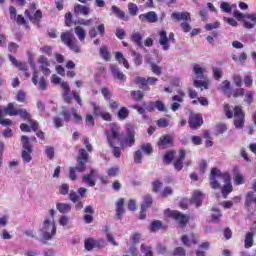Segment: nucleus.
Segmentation results:
<instances>
[{"instance_id":"nucleus-25","label":"nucleus","mask_w":256,"mask_h":256,"mask_svg":"<svg viewBox=\"0 0 256 256\" xmlns=\"http://www.w3.org/2000/svg\"><path fill=\"white\" fill-rule=\"evenodd\" d=\"M74 33L78 37L80 43H85V37H87V31L81 26H76L74 28Z\"/></svg>"},{"instance_id":"nucleus-38","label":"nucleus","mask_w":256,"mask_h":256,"mask_svg":"<svg viewBox=\"0 0 256 256\" xmlns=\"http://www.w3.org/2000/svg\"><path fill=\"white\" fill-rule=\"evenodd\" d=\"M193 84L194 87H196L197 89H201V91H203V89H209V84L206 81L195 79Z\"/></svg>"},{"instance_id":"nucleus-37","label":"nucleus","mask_w":256,"mask_h":256,"mask_svg":"<svg viewBox=\"0 0 256 256\" xmlns=\"http://www.w3.org/2000/svg\"><path fill=\"white\" fill-rule=\"evenodd\" d=\"M30 67L33 71L32 83H33V85H37V79H39V74L37 72L35 62H33V60H30Z\"/></svg>"},{"instance_id":"nucleus-4","label":"nucleus","mask_w":256,"mask_h":256,"mask_svg":"<svg viewBox=\"0 0 256 256\" xmlns=\"http://www.w3.org/2000/svg\"><path fill=\"white\" fill-rule=\"evenodd\" d=\"M233 16L238 21H243L245 29H253L256 23V14H243L239 10H235Z\"/></svg>"},{"instance_id":"nucleus-32","label":"nucleus","mask_w":256,"mask_h":256,"mask_svg":"<svg viewBox=\"0 0 256 256\" xmlns=\"http://www.w3.org/2000/svg\"><path fill=\"white\" fill-rule=\"evenodd\" d=\"M151 205H153V198L151 197V195L144 196V201L141 206L142 211H147V209H149Z\"/></svg>"},{"instance_id":"nucleus-34","label":"nucleus","mask_w":256,"mask_h":256,"mask_svg":"<svg viewBox=\"0 0 256 256\" xmlns=\"http://www.w3.org/2000/svg\"><path fill=\"white\" fill-rule=\"evenodd\" d=\"M16 115H19V117H21V119H24L25 121L31 122V114H29L26 109H18L16 111Z\"/></svg>"},{"instance_id":"nucleus-22","label":"nucleus","mask_w":256,"mask_h":256,"mask_svg":"<svg viewBox=\"0 0 256 256\" xmlns=\"http://www.w3.org/2000/svg\"><path fill=\"white\" fill-rule=\"evenodd\" d=\"M8 58H9V61L12 63V65H14V67L19 69L20 71H27V65H25V63L17 61V58H15L11 54H8Z\"/></svg>"},{"instance_id":"nucleus-8","label":"nucleus","mask_w":256,"mask_h":256,"mask_svg":"<svg viewBox=\"0 0 256 256\" xmlns=\"http://www.w3.org/2000/svg\"><path fill=\"white\" fill-rule=\"evenodd\" d=\"M168 217H171L177 223H179L180 227H186L187 223H189V216L177 211V210H168Z\"/></svg>"},{"instance_id":"nucleus-40","label":"nucleus","mask_w":256,"mask_h":256,"mask_svg":"<svg viewBox=\"0 0 256 256\" xmlns=\"http://www.w3.org/2000/svg\"><path fill=\"white\" fill-rule=\"evenodd\" d=\"M132 56L134 57V63L137 67H139V65L143 64V56H141V54L137 53L135 50L131 51Z\"/></svg>"},{"instance_id":"nucleus-62","label":"nucleus","mask_w":256,"mask_h":256,"mask_svg":"<svg viewBox=\"0 0 256 256\" xmlns=\"http://www.w3.org/2000/svg\"><path fill=\"white\" fill-rule=\"evenodd\" d=\"M45 153L49 159H53V157H55V149L51 146H46Z\"/></svg>"},{"instance_id":"nucleus-11","label":"nucleus","mask_w":256,"mask_h":256,"mask_svg":"<svg viewBox=\"0 0 256 256\" xmlns=\"http://www.w3.org/2000/svg\"><path fill=\"white\" fill-rule=\"evenodd\" d=\"M223 187H222V195L224 199H227V196L231 191H233V185H231V176L228 173H224L223 176Z\"/></svg>"},{"instance_id":"nucleus-49","label":"nucleus","mask_w":256,"mask_h":256,"mask_svg":"<svg viewBox=\"0 0 256 256\" xmlns=\"http://www.w3.org/2000/svg\"><path fill=\"white\" fill-rule=\"evenodd\" d=\"M173 159H175V151H169L164 156V163H166V165H170Z\"/></svg>"},{"instance_id":"nucleus-20","label":"nucleus","mask_w":256,"mask_h":256,"mask_svg":"<svg viewBox=\"0 0 256 256\" xmlns=\"http://www.w3.org/2000/svg\"><path fill=\"white\" fill-rule=\"evenodd\" d=\"M185 155V150L182 149L179 151V157L174 162V168L176 169V171H181V169H183V161H185Z\"/></svg>"},{"instance_id":"nucleus-36","label":"nucleus","mask_w":256,"mask_h":256,"mask_svg":"<svg viewBox=\"0 0 256 256\" xmlns=\"http://www.w3.org/2000/svg\"><path fill=\"white\" fill-rule=\"evenodd\" d=\"M112 12L114 13V15H117V17H119V19H122V21H127L125 12H123V10L119 9V7L112 6Z\"/></svg>"},{"instance_id":"nucleus-19","label":"nucleus","mask_w":256,"mask_h":256,"mask_svg":"<svg viewBox=\"0 0 256 256\" xmlns=\"http://www.w3.org/2000/svg\"><path fill=\"white\" fill-rule=\"evenodd\" d=\"M125 205V200L123 198H120L116 202V219H121L123 215H125V208L123 207Z\"/></svg>"},{"instance_id":"nucleus-10","label":"nucleus","mask_w":256,"mask_h":256,"mask_svg":"<svg viewBox=\"0 0 256 256\" xmlns=\"http://www.w3.org/2000/svg\"><path fill=\"white\" fill-rule=\"evenodd\" d=\"M135 145V129L130 124L127 125V136L121 142V147H132Z\"/></svg>"},{"instance_id":"nucleus-63","label":"nucleus","mask_w":256,"mask_h":256,"mask_svg":"<svg viewBox=\"0 0 256 256\" xmlns=\"http://www.w3.org/2000/svg\"><path fill=\"white\" fill-rule=\"evenodd\" d=\"M155 107L158 111H161V112L167 111V108H165V103H163L161 100L155 101Z\"/></svg>"},{"instance_id":"nucleus-30","label":"nucleus","mask_w":256,"mask_h":256,"mask_svg":"<svg viewBox=\"0 0 256 256\" xmlns=\"http://www.w3.org/2000/svg\"><path fill=\"white\" fill-rule=\"evenodd\" d=\"M5 115H10V117L17 116V109H15L13 103H9L7 107L4 108V117Z\"/></svg>"},{"instance_id":"nucleus-24","label":"nucleus","mask_w":256,"mask_h":256,"mask_svg":"<svg viewBox=\"0 0 256 256\" xmlns=\"http://www.w3.org/2000/svg\"><path fill=\"white\" fill-rule=\"evenodd\" d=\"M84 221L85 223L89 224V223H93V213H95V211L93 210L92 206H86L84 209Z\"/></svg>"},{"instance_id":"nucleus-28","label":"nucleus","mask_w":256,"mask_h":256,"mask_svg":"<svg viewBox=\"0 0 256 256\" xmlns=\"http://www.w3.org/2000/svg\"><path fill=\"white\" fill-rule=\"evenodd\" d=\"M131 39L138 47H140V49H143V42H141L143 39V34L139 32H133Z\"/></svg>"},{"instance_id":"nucleus-5","label":"nucleus","mask_w":256,"mask_h":256,"mask_svg":"<svg viewBox=\"0 0 256 256\" xmlns=\"http://www.w3.org/2000/svg\"><path fill=\"white\" fill-rule=\"evenodd\" d=\"M21 143L23 148L21 157L24 163H31V154L33 153V146H31L29 138L25 135L21 136Z\"/></svg>"},{"instance_id":"nucleus-46","label":"nucleus","mask_w":256,"mask_h":256,"mask_svg":"<svg viewBox=\"0 0 256 256\" xmlns=\"http://www.w3.org/2000/svg\"><path fill=\"white\" fill-rule=\"evenodd\" d=\"M94 247L95 249H103L107 247V241H105L103 238L97 240L94 239Z\"/></svg>"},{"instance_id":"nucleus-57","label":"nucleus","mask_w":256,"mask_h":256,"mask_svg":"<svg viewBox=\"0 0 256 256\" xmlns=\"http://www.w3.org/2000/svg\"><path fill=\"white\" fill-rule=\"evenodd\" d=\"M171 195H173V188L169 186L165 187L163 191L160 193V197H164V198L169 197Z\"/></svg>"},{"instance_id":"nucleus-17","label":"nucleus","mask_w":256,"mask_h":256,"mask_svg":"<svg viewBox=\"0 0 256 256\" xmlns=\"http://www.w3.org/2000/svg\"><path fill=\"white\" fill-rule=\"evenodd\" d=\"M170 145H173V137L171 135L166 134L159 138L158 147L166 149V147H169Z\"/></svg>"},{"instance_id":"nucleus-48","label":"nucleus","mask_w":256,"mask_h":256,"mask_svg":"<svg viewBox=\"0 0 256 256\" xmlns=\"http://www.w3.org/2000/svg\"><path fill=\"white\" fill-rule=\"evenodd\" d=\"M163 188V182H160L158 179L152 182V191L153 193H159Z\"/></svg>"},{"instance_id":"nucleus-9","label":"nucleus","mask_w":256,"mask_h":256,"mask_svg":"<svg viewBox=\"0 0 256 256\" xmlns=\"http://www.w3.org/2000/svg\"><path fill=\"white\" fill-rule=\"evenodd\" d=\"M234 125L236 129H243L245 125V114L239 106L234 107Z\"/></svg>"},{"instance_id":"nucleus-39","label":"nucleus","mask_w":256,"mask_h":256,"mask_svg":"<svg viewBox=\"0 0 256 256\" xmlns=\"http://www.w3.org/2000/svg\"><path fill=\"white\" fill-rule=\"evenodd\" d=\"M253 237L255 236L253 234H249V232L246 234L244 239V246L246 249L253 247Z\"/></svg>"},{"instance_id":"nucleus-3","label":"nucleus","mask_w":256,"mask_h":256,"mask_svg":"<svg viewBox=\"0 0 256 256\" xmlns=\"http://www.w3.org/2000/svg\"><path fill=\"white\" fill-rule=\"evenodd\" d=\"M61 41L71 49V51H74V53H81V47L79 44H77V38H75V35L71 32H63L61 34Z\"/></svg>"},{"instance_id":"nucleus-33","label":"nucleus","mask_w":256,"mask_h":256,"mask_svg":"<svg viewBox=\"0 0 256 256\" xmlns=\"http://www.w3.org/2000/svg\"><path fill=\"white\" fill-rule=\"evenodd\" d=\"M118 119H120V121H125V119H127V117H129V109H127V107H121L120 110L118 111Z\"/></svg>"},{"instance_id":"nucleus-58","label":"nucleus","mask_w":256,"mask_h":256,"mask_svg":"<svg viewBox=\"0 0 256 256\" xmlns=\"http://www.w3.org/2000/svg\"><path fill=\"white\" fill-rule=\"evenodd\" d=\"M222 214L217 208H212V219L213 221H219L221 219Z\"/></svg>"},{"instance_id":"nucleus-27","label":"nucleus","mask_w":256,"mask_h":256,"mask_svg":"<svg viewBox=\"0 0 256 256\" xmlns=\"http://www.w3.org/2000/svg\"><path fill=\"white\" fill-rule=\"evenodd\" d=\"M74 11L76 13H80L81 15H84L85 17H87V15L91 13V9L88 6H83L81 4L75 5Z\"/></svg>"},{"instance_id":"nucleus-55","label":"nucleus","mask_w":256,"mask_h":256,"mask_svg":"<svg viewBox=\"0 0 256 256\" xmlns=\"http://www.w3.org/2000/svg\"><path fill=\"white\" fill-rule=\"evenodd\" d=\"M131 96L133 97V99H135L136 101H141L143 99V97H145V95L143 94V92L141 90L138 91H132L131 92Z\"/></svg>"},{"instance_id":"nucleus-59","label":"nucleus","mask_w":256,"mask_h":256,"mask_svg":"<svg viewBox=\"0 0 256 256\" xmlns=\"http://www.w3.org/2000/svg\"><path fill=\"white\" fill-rule=\"evenodd\" d=\"M59 224L62 225V227H67L69 229L71 227L69 226V216H61Z\"/></svg>"},{"instance_id":"nucleus-21","label":"nucleus","mask_w":256,"mask_h":256,"mask_svg":"<svg viewBox=\"0 0 256 256\" xmlns=\"http://www.w3.org/2000/svg\"><path fill=\"white\" fill-rule=\"evenodd\" d=\"M171 17L172 19H176V21H191V14H189V12H174Z\"/></svg>"},{"instance_id":"nucleus-18","label":"nucleus","mask_w":256,"mask_h":256,"mask_svg":"<svg viewBox=\"0 0 256 256\" xmlns=\"http://www.w3.org/2000/svg\"><path fill=\"white\" fill-rule=\"evenodd\" d=\"M110 70L114 79H118V81H125V79H127V77H125V74H123L121 72V69L116 65H111Z\"/></svg>"},{"instance_id":"nucleus-47","label":"nucleus","mask_w":256,"mask_h":256,"mask_svg":"<svg viewBox=\"0 0 256 256\" xmlns=\"http://www.w3.org/2000/svg\"><path fill=\"white\" fill-rule=\"evenodd\" d=\"M86 251H93L95 249V239L90 238L84 242Z\"/></svg>"},{"instance_id":"nucleus-7","label":"nucleus","mask_w":256,"mask_h":256,"mask_svg":"<svg viewBox=\"0 0 256 256\" xmlns=\"http://www.w3.org/2000/svg\"><path fill=\"white\" fill-rule=\"evenodd\" d=\"M225 174L221 173L218 168H213L210 173V187L211 189H221V182Z\"/></svg>"},{"instance_id":"nucleus-43","label":"nucleus","mask_w":256,"mask_h":256,"mask_svg":"<svg viewBox=\"0 0 256 256\" xmlns=\"http://www.w3.org/2000/svg\"><path fill=\"white\" fill-rule=\"evenodd\" d=\"M83 183H86L88 187H95V180L93 179V176L85 174L82 179Z\"/></svg>"},{"instance_id":"nucleus-2","label":"nucleus","mask_w":256,"mask_h":256,"mask_svg":"<svg viewBox=\"0 0 256 256\" xmlns=\"http://www.w3.org/2000/svg\"><path fill=\"white\" fill-rule=\"evenodd\" d=\"M41 234V243H47V241H53L55 235H57V225L55 224V218H46L41 228L39 229Z\"/></svg>"},{"instance_id":"nucleus-61","label":"nucleus","mask_w":256,"mask_h":256,"mask_svg":"<svg viewBox=\"0 0 256 256\" xmlns=\"http://www.w3.org/2000/svg\"><path fill=\"white\" fill-rule=\"evenodd\" d=\"M142 159H143V152L141 150H137L134 154V163L141 164Z\"/></svg>"},{"instance_id":"nucleus-26","label":"nucleus","mask_w":256,"mask_h":256,"mask_svg":"<svg viewBox=\"0 0 256 256\" xmlns=\"http://www.w3.org/2000/svg\"><path fill=\"white\" fill-rule=\"evenodd\" d=\"M56 209L57 211H59V213H62V214L69 213L71 211V204L57 202Z\"/></svg>"},{"instance_id":"nucleus-31","label":"nucleus","mask_w":256,"mask_h":256,"mask_svg":"<svg viewBox=\"0 0 256 256\" xmlns=\"http://www.w3.org/2000/svg\"><path fill=\"white\" fill-rule=\"evenodd\" d=\"M193 73L196 75L197 79H203V74L205 73V68L201 67L199 64L193 65Z\"/></svg>"},{"instance_id":"nucleus-15","label":"nucleus","mask_w":256,"mask_h":256,"mask_svg":"<svg viewBox=\"0 0 256 256\" xmlns=\"http://www.w3.org/2000/svg\"><path fill=\"white\" fill-rule=\"evenodd\" d=\"M203 125V117L197 114H192L189 117V126L191 129H197Z\"/></svg>"},{"instance_id":"nucleus-53","label":"nucleus","mask_w":256,"mask_h":256,"mask_svg":"<svg viewBox=\"0 0 256 256\" xmlns=\"http://www.w3.org/2000/svg\"><path fill=\"white\" fill-rule=\"evenodd\" d=\"M212 71H213L214 79L216 81H219V79H221V77H223V69L217 68V67H213Z\"/></svg>"},{"instance_id":"nucleus-60","label":"nucleus","mask_w":256,"mask_h":256,"mask_svg":"<svg viewBox=\"0 0 256 256\" xmlns=\"http://www.w3.org/2000/svg\"><path fill=\"white\" fill-rule=\"evenodd\" d=\"M227 131V125L225 124H218L216 126V135H223Z\"/></svg>"},{"instance_id":"nucleus-35","label":"nucleus","mask_w":256,"mask_h":256,"mask_svg":"<svg viewBox=\"0 0 256 256\" xmlns=\"http://www.w3.org/2000/svg\"><path fill=\"white\" fill-rule=\"evenodd\" d=\"M147 63L151 66V71L154 73V75H161L163 73L161 66H157V64L151 62V60L147 59Z\"/></svg>"},{"instance_id":"nucleus-44","label":"nucleus","mask_w":256,"mask_h":256,"mask_svg":"<svg viewBox=\"0 0 256 256\" xmlns=\"http://www.w3.org/2000/svg\"><path fill=\"white\" fill-rule=\"evenodd\" d=\"M60 115L64 117V121H66V123H69V121H71V112L67 111V108L65 106L61 107Z\"/></svg>"},{"instance_id":"nucleus-50","label":"nucleus","mask_w":256,"mask_h":256,"mask_svg":"<svg viewBox=\"0 0 256 256\" xmlns=\"http://www.w3.org/2000/svg\"><path fill=\"white\" fill-rule=\"evenodd\" d=\"M136 85H138L139 89H143V87H147V79L137 76L135 79Z\"/></svg>"},{"instance_id":"nucleus-52","label":"nucleus","mask_w":256,"mask_h":256,"mask_svg":"<svg viewBox=\"0 0 256 256\" xmlns=\"http://www.w3.org/2000/svg\"><path fill=\"white\" fill-rule=\"evenodd\" d=\"M138 11H139V7H137L135 3L130 2L128 4V13L130 15L135 16V15H137Z\"/></svg>"},{"instance_id":"nucleus-13","label":"nucleus","mask_w":256,"mask_h":256,"mask_svg":"<svg viewBox=\"0 0 256 256\" xmlns=\"http://www.w3.org/2000/svg\"><path fill=\"white\" fill-rule=\"evenodd\" d=\"M25 15L30 19L31 23H34L37 27H41V19H43V12L41 10H37L34 15H31L29 10L25 11Z\"/></svg>"},{"instance_id":"nucleus-29","label":"nucleus","mask_w":256,"mask_h":256,"mask_svg":"<svg viewBox=\"0 0 256 256\" xmlns=\"http://www.w3.org/2000/svg\"><path fill=\"white\" fill-rule=\"evenodd\" d=\"M181 241L185 247H191V245H197V240L195 239V235L192 234V238L189 239L187 235H183L181 237Z\"/></svg>"},{"instance_id":"nucleus-51","label":"nucleus","mask_w":256,"mask_h":256,"mask_svg":"<svg viewBox=\"0 0 256 256\" xmlns=\"http://www.w3.org/2000/svg\"><path fill=\"white\" fill-rule=\"evenodd\" d=\"M74 25H84L85 27H89V25H93V19L85 20L80 18L74 22Z\"/></svg>"},{"instance_id":"nucleus-23","label":"nucleus","mask_w":256,"mask_h":256,"mask_svg":"<svg viewBox=\"0 0 256 256\" xmlns=\"http://www.w3.org/2000/svg\"><path fill=\"white\" fill-rule=\"evenodd\" d=\"M192 203H194L196 207H201L203 203V194L201 191L199 190L194 191L192 195Z\"/></svg>"},{"instance_id":"nucleus-54","label":"nucleus","mask_w":256,"mask_h":256,"mask_svg":"<svg viewBox=\"0 0 256 256\" xmlns=\"http://www.w3.org/2000/svg\"><path fill=\"white\" fill-rule=\"evenodd\" d=\"M90 105L93 107V115L94 117H100L103 113H101V107L97 105L95 102H91Z\"/></svg>"},{"instance_id":"nucleus-56","label":"nucleus","mask_w":256,"mask_h":256,"mask_svg":"<svg viewBox=\"0 0 256 256\" xmlns=\"http://www.w3.org/2000/svg\"><path fill=\"white\" fill-rule=\"evenodd\" d=\"M140 151L145 153V155H151V153H153V147L151 146V144H144L141 146Z\"/></svg>"},{"instance_id":"nucleus-45","label":"nucleus","mask_w":256,"mask_h":256,"mask_svg":"<svg viewBox=\"0 0 256 256\" xmlns=\"http://www.w3.org/2000/svg\"><path fill=\"white\" fill-rule=\"evenodd\" d=\"M162 226H163V224L161 223V221H159V220H154V221H152V223H151L150 231H151L152 233H155V232L159 231V229H161Z\"/></svg>"},{"instance_id":"nucleus-41","label":"nucleus","mask_w":256,"mask_h":256,"mask_svg":"<svg viewBox=\"0 0 256 256\" xmlns=\"http://www.w3.org/2000/svg\"><path fill=\"white\" fill-rule=\"evenodd\" d=\"M115 57L118 60V62L123 63L125 69H129V62L127 61V59H125V57L123 56V53L116 52Z\"/></svg>"},{"instance_id":"nucleus-42","label":"nucleus","mask_w":256,"mask_h":256,"mask_svg":"<svg viewBox=\"0 0 256 256\" xmlns=\"http://www.w3.org/2000/svg\"><path fill=\"white\" fill-rule=\"evenodd\" d=\"M100 55L104 61H109V59H111V54H109L107 46L100 47Z\"/></svg>"},{"instance_id":"nucleus-16","label":"nucleus","mask_w":256,"mask_h":256,"mask_svg":"<svg viewBox=\"0 0 256 256\" xmlns=\"http://www.w3.org/2000/svg\"><path fill=\"white\" fill-rule=\"evenodd\" d=\"M159 44L164 51H169V38L167 37V31L161 30L159 33Z\"/></svg>"},{"instance_id":"nucleus-64","label":"nucleus","mask_w":256,"mask_h":256,"mask_svg":"<svg viewBox=\"0 0 256 256\" xmlns=\"http://www.w3.org/2000/svg\"><path fill=\"white\" fill-rule=\"evenodd\" d=\"M173 255L174 256H185L186 255L185 248H183V247L175 248L174 252H173Z\"/></svg>"},{"instance_id":"nucleus-14","label":"nucleus","mask_w":256,"mask_h":256,"mask_svg":"<svg viewBox=\"0 0 256 256\" xmlns=\"http://www.w3.org/2000/svg\"><path fill=\"white\" fill-rule=\"evenodd\" d=\"M140 21H147V23H157L159 21V17L157 16V13L154 11L147 12L145 14H141L139 16Z\"/></svg>"},{"instance_id":"nucleus-6","label":"nucleus","mask_w":256,"mask_h":256,"mask_svg":"<svg viewBox=\"0 0 256 256\" xmlns=\"http://www.w3.org/2000/svg\"><path fill=\"white\" fill-rule=\"evenodd\" d=\"M88 162L89 153H87L85 149H80L78 151L77 164L76 167H74V169L77 170L78 173H83L87 169V166L85 164Z\"/></svg>"},{"instance_id":"nucleus-1","label":"nucleus","mask_w":256,"mask_h":256,"mask_svg":"<svg viewBox=\"0 0 256 256\" xmlns=\"http://www.w3.org/2000/svg\"><path fill=\"white\" fill-rule=\"evenodd\" d=\"M123 139V133H121V127L112 124L111 125V133L107 134V142L109 147L112 149V153L116 159L121 157V147H117L115 145L119 144V142Z\"/></svg>"},{"instance_id":"nucleus-12","label":"nucleus","mask_w":256,"mask_h":256,"mask_svg":"<svg viewBox=\"0 0 256 256\" xmlns=\"http://www.w3.org/2000/svg\"><path fill=\"white\" fill-rule=\"evenodd\" d=\"M38 63L40 65V70L44 75H51V69H49L51 63H49V59H47V57L44 55L39 56Z\"/></svg>"}]
</instances>
